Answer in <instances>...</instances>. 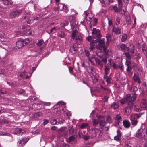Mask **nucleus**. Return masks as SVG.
<instances>
[{
	"mask_svg": "<svg viewBox=\"0 0 147 147\" xmlns=\"http://www.w3.org/2000/svg\"><path fill=\"white\" fill-rule=\"evenodd\" d=\"M92 37L93 38H96L95 40H93L90 42V49L91 51L94 49V45L100 40L101 35L100 34V30L99 29H96V28H93L92 32Z\"/></svg>",
	"mask_w": 147,
	"mask_h": 147,
	"instance_id": "obj_1",
	"label": "nucleus"
},
{
	"mask_svg": "<svg viewBox=\"0 0 147 147\" xmlns=\"http://www.w3.org/2000/svg\"><path fill=\"white\" fill-rule=\"evenodd\" d=\"M136 94H135L133 95L132 96L130 95H128L125 98H124L121 99L120 102L122 105H123L127 102L129 106H132L134 104V101L136 100Z\"/></svg>",
	"mask_w": 147,
	"mask_h": 147,
	"instance_id": "obj_2",
	"label": "nucleus"
},
{
	"mask_svg": "<svg viewBox=\"0 0 147 147\" xmlns=\"http://www.w3.org/2000/svg\"><path fill=\"white\" fill-rule=\"evenodd\" d=\"M147 134V128L145 126H142L136 134V137L139 139L144 138Z\"/></svg>",
	"mask_w": 147,
	"mask_h": 147,
	"instance_id": "obj_3",
	"label": "nucleus"
},
{
	"mask_svg": "<svg viewBox=\"0 0 147 147\" xmlns=\"http://www.w3.org/2000/svg\"><path fill=\"white\" fill-rule=\"evenodd\" d=\"M105 39L102 38L96 46L97 48L98 49H100L103 48V50L105 53H107L108 52L107 48L105 46Z\"/></svg>",
	"mask_w": 147,
	"mask_h": 147,
	"instance_id": "obj_4",
	"label": "nucleus"
},
{
	"mask_svg": "<svg viewBox=\"0 0 147 147\" xmlns=\"http://www.w3.org/2000/svg\"><path fill=\"white\" fill-rule=\"evenodd\" d=\"M112 32L118 35L120 34L121 33V29L120 27L118 26V25L116 22L115 23L113 26L112 29Z\"/></svg>",
	"mask_w": 147,
	"mask_h": 147,
	"instance_id": "obj_5",
	"label": "nucleus"
},
{
	"mask_svg": "<svg viewBox=\"0 0 147 147\" xmlns=\"http://www.w3.org/2000/svg\"><path fill=\"white\" fill-rule=\"evenodd\" d=\"M101 135V131L98 129L95 128L92 130V135L91 138H93L97 136L98 137Z\"/></svg>",
	"mask_w": 147,
	"mask_h": 147,
	"instance_id": "obj_6",
	"label": "nucleus"
},
{
	"mask_svg": "<svg viewBox=\"0 0 147 147\" xmlns=\"http://www.w3.org/2000/svg\"><path fill=\"white\" fill-rule=\"evenodd\" d=\"M99 126L101 129L102 130H105L106 131H107L109 128L106 127L105 125V120H101L99 121Z\"/></svg>",
	"mask_w": 147,
	"mask_h": 147,
	"instance_id": "obj_7",
	"label": "nucleus"
},
{
	"mask_svg": "<svg viewBox=\"0 0 147 147\" xmlns=\"http://www.w3.org/2000/svg\"><path fill=\"white\" fill-rule=\"evenodd\" d=\"M84 13L85 15V19L86 21L89 20L88 22H87V23L90 24V21L92 20V19L93 17V15L91 13H89L87 14L86 11H85Z\"/></svg>",
	"mask_w": 147,
	"mask_h": 147,
	"instance_id": "obj_8",
	"label": "nucleus"
},
{
	"mask_svg": "<svg viewBox=\"0 0 147 147\" xmlns=\"http://www.w3.org/2000/svg\"><path fill=\"white\" fill-rule=\"evenodd\" d=\"M132 106H127L125 107L123 109L124 114L125 115L128 116L129 115L131 112V108L133 107Z\"/></svg>",
	"mask_w": 147,
	"mask_h": 147,
	"instance_id": "obj_9",
	"label": "nucleus"
},
{
	"mask_svg": "<svg viewBox=\"0 0 147 147\" xmlns=\"http://www.w3.org/2000/svg\"><path fill=\"white\" fill-rule=\"evenodd\" d=\"M24 45L23 39L22 38L18 39L16 42V46L18 49L22 48Z\"/></svg>",
	"mask_w": 147,
	"mask_h": 147,
	"instance_id": "obj_10",
	"label": "nucleus"
},
{
	"mask_svg": "<svg viewBox=\"0 0 147 147\" xmlns=\"http://www.w3.org/2000/svg\"><path fill=\"white\" fill-rule=\"evenodd\" d=\"M9 40V39L6 38L4 32L2 31H0V42H7Z\"/></svg>",
	"mask_w": 147,
	"mask_h": 147,
	"instance_id": "obj_11",
	"label": "nucleus"
},
{
	"mask_svg": "<svg viewBox=\"0 0 147 147\" xmlns=\"http://www.w3.org/2000/svg\"><path fill=\"white\" fill-rule=\"evenodd\" d=\"M127 51L130 53L133 54L134 53L135 50V46L131 43H129V46L127 47Z\"/></svg>",
	"mask_w": 147,
	"mask_h": 147,
	"instance_id": "obj_12",
	"label": "nucleus"
},
{
	"mask_svg": "<svg viewBox=\"0 0 147 147\" xmlns=\"http://www.w3.org/2000/svg\"><path fill=\"white\" fill-rule=\"evenodd\" d=\"M115 122L118 124H119L122 121V117L119 114L116 115L114 118Z\"/></svg>",
	"mask_w": 147,
	"mask_h": 147,
	"instance_id": "obj_13",
	"label": "nucleus"
},
{
	"mask_svg": "<svg viewBox=\"0 0 147 147\" xmlns=\"http://www.w3.org/2000/svg\"><path fill=\"white\" fill-rule=\"evenodd\" d=\"M92 58L96 62V65L97 66L101 67L103 66V65L101 63V61H100L98 58L93 57H92Z\"/></svg>",
	"mask_w": 147,
	"mask_h": 147,
	"instance_id": "obj_14",
	"label": "nucleus"
},
{
	"mask_svg": "<svg viewBox=\"0 0 147 147\" xmlns=\"http://www.w3.org/2000/svg\"><path fill=\"white\" fill-rule=\"evenodd\" d=\"M75 41L77 44H80L82 42V38L80 35H76Z\"/></svg>",
	"mask_w": 147,
	"mask_h": 147,
	"instance_id": "obj_15",
	"label": "nucleus"
},
{
	"mask_svg": "<svg viewBox=\"0 0 147 147\" xmlns=\"http://www.w3.org/2000/svg\"><path fill=\"white\" fill-rule=\"evenodd\" d=\"M123 124L125 127L126 128H129L131 125L130 123L128 120H123Z\"/></svg>",
	"mask_w": 147,
	"mask_h": 147,
	"instance_id": "obj_16",
	"label": "nucleus"
},
{
	"mask_svg": "<svg viewBox=\"0 0 147 147\" xmlns=\"http://www.w3.org/2000/svg\"><path fill=\"white\" fill-rule=\"evenodd\" d=\"M130 120L131 122V123L132 125L134 126H136L138 123V121L137 119L134 118V117H132L130 116Z\"/></svg>",
	"mask_w": 147,
	"mask_h": 147,
	"instance_id": "obj_17",
	"label": "nucleus"
},
{
	"mask_svg": "<svg viewBox=\"0 0 147 147\" xmlns=\"http://www.w3.org/2000/svg\"><path fill=\"white\" fill-rule=\"evenodd\" d=\"M100 117L101 116H99L98 119H96L94 118L92 119V121L93 122V125L94 126H96L98 124V123H99V121L100 119Z\"/></svg>",
	"mask_w": 147,
	"mask_h": 147,
	"instance_id": "obj_18",
	"label": "nucleus"
},
{
	"mask_svg": "<svg viewBox=\"0 0 147 147\" xmlns=\"http://www.w3.org/2000/svg\"><path fill=\"white\" fill-rule=\"evenodd\" d=\"M106 38L107 40L106 44L107 45H108L112 37L111 34L109 33L107 34L106 35Z\"/></svg>",
	"mask_w": 147,
	"mask_h": 147,
	"instance_id": "obj_19",
	"label": "nucleus"
},
{
	"mask_svg": "<svg viewBox=\"0 0 147 147\" xmlns=\"http://www.w3.org/2000/svg\"><path fill=\"white\" fill-rule=\"evenodd\" d=\"M28 73L26 71L20 73V77H23L25 79H28L29 78V76L28 75Z\"/></svg>",
	"mask_w": 147,
	"mask_h": 147,
	"instance_id": "obj_20",
	"label": "nucleus"
},
{
	"mask_svg": "<svg viewBox=\"0 0 147 147\" xmlns=\"http://www.w3.org/2000/svg\"><path fill=\"white\" fill-rule=\"evenodd\" d=\"M4 4L5 5H11L13 3L11 0H1Z\"/></svg>",
	"mask_w": 147,
	"mask_h": 147,
	"instance_id": "obj_21",
	"label": "nucleus"
},
{
	"mask_svg": "<svg viewBox=\"0 0 147 147\" xmlns=\"http://www.w3.org/2000/svg\"><path fill=\"white\" fill-rule=\"evenodd\" d=\"M147 105L146 101L145 99H142L141 101L140 106L142 108L146 107Z\"/></svg>",
	"mask_w": 147,
	"mask_h": 147,
	"instance_id": "obj_22",
	"label": "nucleus"
},
{
	"mask_svg": "<svg viewBox=\"0 0 147 147\" xmlns=\"http://www.w3.org/2000/svg\"><path fill=\"white\" fill-rule=\"evenodd\" d=\"M144 113H138L134 114V115H131L130 116L132 117H134V118L137 119L139 118L141 116V115Z\"/></svg>",
	"mask_w": 147,
	"mask_h": 147,
	"instance_id": "obj_23",
	"label": "nucleus"
},
{
	"mask_svg": "<svg viewBox=\"0 0 147 147\" xmlns=\"http://www.w3.org/2000/svg\"><path fill=\"white\" fill-rule=\"evenodd\" d=\"M78 31L77 30H74L73 31L72 33H71V37L73 40L75 39V38L76 37V35H78L77 34Z\"/></svg>",
	"mask_w": 147,
	"mask_h": 147,
	"instance_id": "obj_24",
	"label": "nucleus"
},
{
	"mask_svg": "<svg viewBox=\"0 0 147 147\" xmlns=\"http://www.w3.org/2000/svg\"><path fill=\"white\" fill-rule=\"evenodd\" d=\"M111 108L113 109H117L119 107L118 104L117 103L115 102H114L111 104Z\"/></svg>",
	"mask_w": 147,
	"mask_h": 147,
	"instance_id": "obj_25",
	"label": "nucleus"
},
{
	"mask_svg": "<svg viewBox=\"0 0 147 147\" xmlns=\"http://www.w3.org/2000/svg\"><path fill=\"white\" fill-rule=\"evenodd\" d=\"M57 35L58 36L61 38H64L65 36V34L64 32H59L57 33Z\"/></svg>",
	"mask_w": 147,
	"mask_h": 147,
	"instance_id": "obj_26",
	"label": "nucleus"
},
{
	"mask_svg": "<svg viewBox=\"0 0 147 147\" xmlns=\"http://www.w3.org/2000/svg\"><path fill=\"white\" fill-rule=\"evenodd\" d=\"M75 137L73 136H71L69 137L67 139V142L69 143L72 142H74V141H75Z\"/></svg>",
	"mask_w": 147,
	"mask_h": 147,
	"instance_id": "obj_27",
	"label": "nucleus"
},
{
	"mask_svg": "<svg viewBox=\"0 0 147 147\" xmlns=\"http://www.w3.org/2000/svg\"><path fill=\"white\" fill-rule=\"evenodd\" d=\"M24 132V131L22 130L20 128L16 129L15 131V134L17 135H20L21 134H23Z\"/></svg>",
	"mask_w": 147,
	"mask_h": 147,
	"instance_id": "obj_28",
	"label": "nucleus"
},
{
	"mask_svg": "<svg viewBox=\"0 0 147 147\" xmlns=\"http://www.w3.org/2000/svg\"><path fill=\"white\" fill-rule=\"evenodd\" d=\"M127 38V35L125 34H123L122 35L121 41L123 42H125Z\"/></svg>",
	"mask_w": 147,
	"mask_h": 147,
	"instance_id": "obj_29",
	"label": "nucleus"
},
{
	"mask_svg": "<svg viewBox=\"0 0 147 147\" xmlns=\"http://www.w3.org/2000/svg\"><path fill=\"white\" fill-rule=\"evenodd\" d=\"M142 51L143 54L147 53V46L144 44H143L142 45Z\"/></svg>",
	"mask_w": 147,
	"mask_h": 147,
	"instance_id": "obj_30",
	"label": "nucleus"
},
{
	"mask_svg": "<svg viewBox=\"0 0 147 147\" xmlns=\"http://www.w3.org/2000/svg\"><path fill=\"white\" fill-rule=\"evenodd\" d=\"M133 78L135 82H137L139 84L141 82L139 78L136 74H134Z\"/></svg>",
	"mask_w": 147,
	"mask_h": 147,
	"instance_id": "obj_31",
	"label": "nucleus"
},
{
	"mask_svg": "<svg viewBox=\"0 0 147 147\" xmlns=\"http://www.w3.org/2000/svg\"><path fill=\"white\" fill-rule=\"evenodd\" d=\"M9 16L10 18H13L16 17L15 11H11L9 14Z\"/></svg>",
	"mask_w": 147,
	"mask_h": 147,
	"instance_id": "obj_32",
	"label": "nucleus"
},
{
	"mask_svg": "<svg viewBox=\"0 0 147 147\" xmlns=\"http://www.w3.org/2000/svg\"><path fill=\"white\" fill-rule=\"evenodd\" d=\"M18 94L23 95L24 96H27V95L25 93L24 90L23 89L18 90Z\"/></svg>",
	"mask_w": 147,
	"mask_h": 147,
	"instance_id": "obj_33",
	"label": "nucleus"
},
{
	"mask_svg": "<svg viewBox=\"0 0 147 147\" xmlns=\"http://www.w3.org/2000/svg\"><path fill=\"white\" fill-rule=\"evenodd\" d=\"M104 78L106 80V82L108 84H109L111 82V78L108 76L106 75H105L104 76Z\"/></svg>",
	"mask_w": 147,
	"mask_h": 147,
	"instance_id": "obj_34",
	"label": "nucleus"
},
{
	"mask_svg": "<svg viewBox=\"0 0 147 147\" xmlns=\"http://www.w3.org/2000/svg\"><path fill=\"white\" fill-rule=\"evenodd\" d=\"M94 69V68L92 67L89 66L87 69V71L89 74H90L92 73Z\"/></svg>",
	"mask_w": 147,
	"mask_h": 147,
	"instance_id": "obj_35",
	"label": "nucleus"
},
{
	"mask_svg": "<svg viewBox=\"0 0 147 147\" xmlns=\"http://www.w3.org/2000/svg\"><path fill=\"white\" fill-rule=\"evenodd\" d=\"M31 39L29 38H27L24 40H23V43L24 44V45L29 43Z\"/></svg>",
	"mask_w": 147,
	"mask_h": 147,
	"instance_id": "obj_36",
	"label": "nucleus"
},
{
	"mask_svg": "<svg viewBox=\"0 0 147 147\" xmlns=\"http://www.w3.org/2000/svg\"><path fill=\"white\" fill-rule=\"evenodd\" d=\"M25 140L24 139H22L20 140L18 143V145L19 146H21L23 145H24L25 144L24 143Z\"/></svg>",
	"mask_w": 147,
	"mask_h": 147,
	"instance_id": "obj_37",
	"label": "nucleus"
},
{
	"mask_svg": "<svg viewBox=\"0 0 147 147\" xmlns=\"http://www.w3.org/2000/svg\"><path fill=\"white\" fill-rule=\"evenodd\" d=\"M110 69L108 67L105 66L104 69V72L105 75L107 76L109 74V71H110Z\"/></svg>",
	"mask_w": 147,
	"mask_h": 147,
	"instance_id": "obj_38",
	"label": "nucleus"
},
{
	"mask_svg": "<svg viewBox=\"0 0 147 147\" xmlns=\"http://www.w3.org/2000/svg\"><path fill=\"white\" fill-rule=\"evenodd\" d=\"M120 48L121 51H123L126 49L127 47L125 44H123L120 45Z\"/></svg>",
	"mask_w": 147,
	"mask_h": 147,
	"instance_id": "obj_39",
	"label": "nucleus"
},
{
	"mask_svg": "<svg viewBox=\"0 0 147 147\" xmlns=\"http://www.w3.org/2000/svg\"><path fill=\"white\" fill-rule=\"evenodd\" d=\"M42 113L41 112H38L35 113L34 115V117L36 118L40 117L42 115Z\"/></svg>",
	"mask_w": 147,
	"mask_h": 147,
	"instance_id": "obj_40",
	"label": "nucleus"
},
{
	"mask_svg": "<svg viewBox=\"0 0 147 147\" xmlns=\"http://www.w3.org/2000/svg\"><path fill=\"white\" fill-rule=\"evenodd\" d=\"M60 7H62V9H65V10H67V7L65 5L61 3L59 6V8L60 9Z\"/></svg>",
	"mask_w": 147,
	"mask_h": 147,
	"instance_id": "obj_41",
	"label": "nucleus"
},
{
	"mask_svg": "<svg viewBox=\"0 0 147 147\" xmlns=\"http://www.w3.org/2000/svg\"><path fill=\"white\" fill-rule=\"evenodd\" d=\"M22 10L21 9L17 10L15 11L16 15V17L18 16L19 15L22 13Z\"/></svg>",
	"mask_w": 147,
	"mask_h": 147,
	"instance_id": "obj_42",
	"label": "nucleus"
},
{
	"mask_svg": "<svg viewBox=\"0 0 147 147\" xmlns=\"http://www.w3.org/2000/svg\"><path fill=\"white\" fill-rule=\"evenodd\" d=\"M50 123L51 125H55L57 124L56 120L54 119H51L50 120Z\"/></svg>",
	"mask_w": 147,
	"mask_h": 147,
	"instance_id": "obj_43",
	"label": "nucleus"
},
{
	"mask_svg": "<svg viewBox=\"0 0 147 147\" xmlns=\"http://www.w3.org/2000/svg\"><path fill=\"white\" fill-rule=\"evenodd\" d=\"M126 22L127 24L128 25H130L131 24V21L129 17H127L126 19Z\"/></svg>",
	"mask_w": 147,
	"mask_h": 147,
	"instance_id": "obj_44",
	"label": "nucleus"
},
{
	"mask_svg": "<svg viewBox=\"0 0 147 147\" xmlns=\"http://www.w3.org/2000/svg\"><path fill=\"white\" fill-rule=\"evenodd\" d=\"M118 1L119 6V10H121L122 8V1L121 0H118Z\"/></svg>",
	"mask_w": 147,
	"mask_h": 147,
	"instance_id": "obj_45",
	"label": "nucleus"
},
{
	"mask_svg": "<svg viewBox=\"0 0 147 147\" xmlns=\"http://www.w3.org/2000/svg\"><path fill=\"white\" fill-rule=\"evenodd\" d=\"M65 112L64 109L63 107H61L60 110L57 112V114H64Z\"/></svg>",
	"mask_w": 147,
	"mask_h": 147,
	"instance_id": "obj_46",
	"label": "nucleus"
},
{
	"mask_svg": "<svg viewBox=\"0 0 147 147\" xmlns=\"http://www.w3.org/2000/svg\"><path fill=\"white\" fill-rule=\"evenodd\" d=\"M112 9L114 11L115 13H117L118 11V7L116 5H113L112 6Z\"/></svg>",
	"mask_w": 147,
	"mask_h": 147,
	"instance_id": "obj_47",
	"label": "nucleus"
},
{
	"mask_svg": "<svg viewBox=\"0 0 147 147\" xmlns=\"http://www.w3.org/2000/svg\"><path fill=\"white\" fill-rule=\"evenodd\" d=\"M88 125L87 123H82L80 127L81 129H83L87 127Z\"/></svg>",
	"mask_w": 147,
	"mask_h": 147,
	"instance_id": "obj_48",
	"label": "nucleus"
},
{
	"mask_svg": "<svg viewBox=\"0 0 147 147\" xmlns=\"http://www.w3.org/2000/svg\"><path fill=\"white\" fill-rule=\"evenodd\" d=\"M126 57L128 59H131V57L130 54L128 52H126L124 53Z\"/></svg>",
	"mask_w": 147,
	"mask_h": 147,
	"instance_id": "obj_49",
	"label": "nucleus"
},
{
	"mask_svg": "<svg viewBox=\"0 0 147 147\" xmlns=\"http://www.w3.org/2000/svg\"><path fill=\"white\" fill-rule=\"evenodd\" d=\"M121 138L119 137V136H118L117 135L115 136L114 137V140L117 142L120 141Z\"/></svg>",
	"mask_w": 147,
	"mask_h": 147,
	"instance_id": "obj_50",
	"label": "nucleus"
},
{
	"mask_svg": "<svg viewBox=\"0 0 147 147\" xmlns=\"http://www.w3.org/2000/svg\"><path fill=\"white\" fill-rule=\"evenodd\" d=\"M7 83L11 86L15 87L16 86V82H13L11 83L7 82Z\"/></svg>",
	"mask_w": 147,
	"mask_h": 147,
	"instance_id": "obj_51",
	"label": "nucleus"
},
{
	"mask_svg": "<svg viewBox=\"0 0 147 147\" xmlns=\"http://www.w3.org/2000/svg\"><path fill=\"white\" fill-rule=\"evenodd\" d=\"M65 120L63 119L59 118L58 119V120L57 123L59 124H62L64 122Z\"/></svg>",
	"mask_w": 147,
	"mask_h": 147,
	"instance_id": "obj_52",
	"label": "nucleus"
},
{
	"mask_svg": "<svg viewBox=\"0 0 147 147\" xmlns=\"http://www.w3.org/2000/svg\"><path fill=\"white\" fill-rule=\"evenodd\" d=\"M69 133L70 134H72L74 132V129L73 127L70 128L69 129Z\"/></svg>",
	"mask_w": 147,
	"mask_h": 147,
	"instance_id": "obj_53",
	"label": "nucleus"
},
{
	"mask_svg": "<svg viewBox=\"0 0 147 147\" xmlns=\"http://www.w3.org/2000/svg\"><path fill=\"white\" fill-rule=\"evenodd\" d=\"M43 41L42 39L39 40L37 42V44L38 46H41L43 43Z\"/></svg>",
	"mask_w": 147,
	"mask_h": 147,
	"instance_id": "obj_54",
	"label": "nucleus"
},
{
	"mask_svg": "<svg viewBox=\"0 0 147 147\" xmlns=\"http://www.w3.org/2000/svg\"><path fill=\"white\" fill-rule=\"evenodd\" d=\"M101 61L104 62L105 63V64H106L107 62V57H103L101 59Z\"/></svg>",
	"mask_w": 147,
	"mask_h": 147,
	"instance_id": "obj_55",
	"label": "nucleus"
},
{
	"mask_svg": "<svg viewBox=\"0 0 147 147\" xmlns=\"http://www.w3.org/2000/svg\"><path fill=\"white\" fill-rule=\"evenodd\" d=\"M107 19L108 20V24L109 26H112L113 25V22L112 20L108 17H107Z\"/></svg>",
	"mask_w": 147,
	"mask_h": 147,
	"instance_id": "obj_56",
	"label": "nucleus"
},
{
	"mask_svg": "<svg viewBox=\"0 0 147 147\" xmlns=\"http://www.w3.org/2000/svg\"><path fill=\"white\" fill-rule=\"evenodd\" d=\"M90 137V136L85 135L83 136V139L85 140H87L89 139Z\"/></svg>",
	"mask_w": 147,
	"mask_h": 147,
	"instance_id": "obj_57",
	"label": "nucleus"
},
{
	"mask_svg": "<svg viewBox=\"0 0 147 147\" xmlns=\"http://www.w3.org/2000/svg\"><path fill=\"white\" fill-rule=\"evenodd\" d=\"M119 67L121 70L123 71L124 70V67L123 64L122 63L119 64L118 68Z\"/></svg>",
	"mask_w": 147,
	"mask_h": 147,
	"instance_id": "obj_58",
	"label": "nucleus"
},
{
	"mask_svg": "<svg viewBox=\"0 0 147 147\" xmlns=\"http://www.w3.org/2000/svg\"><path fill=\"white\" fill-rule=\"evenodd\" d=\"M112 65L113 69H118V67L117 66L116 64L114 63H113Z\"/></svg>",
	"mask_w": 147,
	"mask_h": 147,
	"instance_id": "obj_59",
	"label": "nucleus"
},
{
	"mask_svg": "<svg viewBox=\"0 0 147 147\" xmlns=\"http://www.w3.org/2000/svg\"><path fill=\"white\" fill-rule=\"evenodd\" d=\"M117 136L121 138L122 133L119 130H118L117 131Z\"/></svg>",
	"mask_w": 147,
	"mask_h": 147,
	"instance_id": "obj_60",
	"label": "nucleus"
},
{
	"mask_svg": "<svg viewBox=\"0 0 147 147\" xmlns=\"http://www.w3.org/2000/svg\"><path fill=\"white\" fill-rule=\"evenodd\" d=\"M84 52L86 56L88 57H89V51L88 50L85 49L84 50Z\"/></svg>",
	"mask_w": 147,
	"mask_h": 147,
	"instance_id": "obj_61",
	"label": "nucleus"
},
{
	"mask_svg": "<svg viewBox=\"0 0 147 147\" xmlns=\"http://www.w3.org/2000/svg\"><path fill=\"white\" fill-rule=\"evenodd\" d=\"M6 91L4 90H0V94H4L6 93Z\"/></svg>",
	"mask_w": 147,
	"mask_h": 147,
	"instance_id": "obj_62",
	"label": "nucleus"
},
{
	"mask_svg": "<svg viewBox=\"0 0 147 147\" xmlns=\"http://www.w3.org/2000/svg\"><path fill=\"white\" fill-rule=\"evenodd\" d=\"M97 19L96 18H94L93 19V22L94 23V26L96 25V24L97 23Z\"/></svg>",
	"mask_w": 147,
	"mask_h": 147,
	"instance_id": "obj_63",
	"label": "nucleus"
},
{
	"mask_svg": "<svg viewBox=\"0 0 147 147\" xmlns=\"http://www.w3.org/2000/svg\"><path fill=\"white\" fill-rule=\"evenodd\" d=\"M107 120L108 121V122L109 123H111L112 122V120L110 116H107Z\"/></svg>",
	"mask_w": 147,
	"mask_h": 147,
	"instance_id": "obj_64",
	"label": "nucleus"
}]
</instances>
